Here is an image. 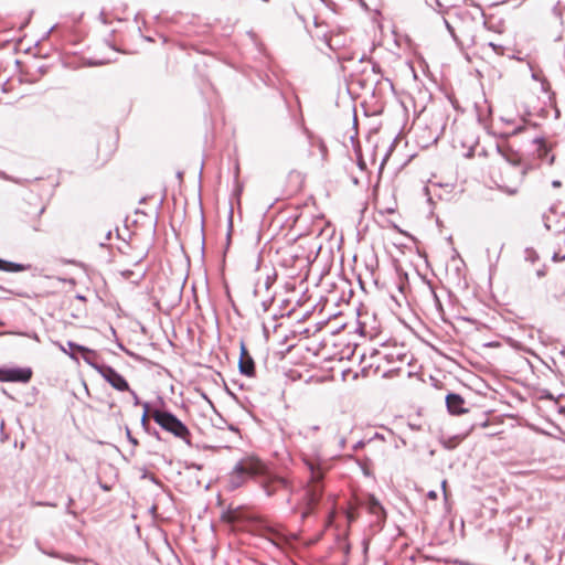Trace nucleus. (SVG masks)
Masks as SVG:
<instances>
[{"mask_svg":"<svg viewBox=\"0 0 565 565\" xmlns=\"http://www.w3.org/2000/svg\"><path fill=\"white\" fill-rule=\"evenodd\" d=\"M301 457L310 472L301 508V518L306 519L315 512L322 497L324 471L329 469V460L334 456H324L320 445L309 444L302 449Z\"/></svg>","mask_w":565,"mask_h":565,"instance_id":"obj_1","label":"nucleus"},{"mask_svg":"<svg viewBox=\"0 0 565 565\" xmlns=\"http://www.w3.org/2000/svg\"><path fill=\"white\" fill-rule=\"evenodd\" d=\"M498 150L507 162L504 167V173L512 174L511 181L505 180L504 177L501 178L499 189L509 195H514L518 193L520 185L522 184L525 175L530 170V167L522 166L521 157L518 152H514L510 149L504 150L502 148H498Z\"/></svg>","mask_w":565,"mask_h":565,"instance_id":"obj_2","label":"nucleus"},{"mask_svg":"<svg viewBox=\"0 0 565 565\" xmlns=\"http://www.w3.org/2000/svg\"><path fill=\"white\" fill-rule=\"evenodd\" d=\"M264 473L265 465L259 459L254 457L244 458L235 466L230 477V487L232 489L239 488L247 476L255 477Z\"/></svg>","mask_w":565,"mask_h":565,"instance_id":"obj_3","label":"nucleus"},{"mask_svg":"<svg viewBox=\"0 0 565 565\" xmlns=\"http://www.w3.org/2000/svg\"><path fill=\"white\" fill-rule=\"evenodd\" d=\"M153 420L161 426L164 430L173 434L190 444V431L188 427L173 414L164 411L154 409L151 412Z\"/></svg>","mask_w":565,"mask_h":565,"instance_id":"obj_4","label":"nucleus"},{"mask_svg":"<svg viewBox=\"0 0 565 565\" xmlns=\"http://www.w3.org/2000/svg\"><path fill=\"white\" fill-rule=\"evenodd\" d=\"M543 223L547 231L562 233L565 231V213H558L555 207H551L543 214Z\"/></svg>","mask_w":565,"mask_h":565,"instance_id":"obj_5","label":"nucleus"},{"mask_svg":"<svg viewBox=\"0 0 565 565\" xmlns=\"http://www.w3.org/2000/svg\"><path fill=\"white\" fill-rule=\"evenodd\" d=\"M98 373L116 390L127 391L129 385L127 381L111 366L104 365L98 369Z\"/></svg>","mask_w":565,"mask_h":565,"instance_id":"obj_6","label":"nucleus"},{"mask_svg":"<svg viewBox=\"0 0 565 565\" xmlns=\"http://www.w3.org/2000/svg\"><path fill=\"white\" fill-rule=\"evenodd\" d=\"M262 488L268 497L274 495L280 488H287L288 483L282 478L268 476L266 472L263 475Z\"/></svg>","mask_w":565,"mask_h":565,"instance_id":"obj_7","label":"nucleus"},{"mask_svg":"<svg viewBox=\"0 0 565 565\" xmlns=\"http://www.w3.org/2000/svg\"><path fill=\"white\" fill-rule=\"evenodd\" d=\"M32 377L30 367H7L6 382L28 383Z\"/></svg>","mask_w":565,"mask_h":565,"instance_id":"obj_8","label":"nucleus"},{"mask_svg":"<svg viewBox=\"0 0 565 565\" xmlns=\"http://www.w3.org/2000/svg\"><path fill=\"white\" fill-rule=\"evenodd\" d=\"M446 405L448 411L454 415H459L467 412L463 408L465 399L455 393H450L446 396Z\"/></svg>","mask_w":565,"mask_h":565,"instance_id":"obj_9","label":"nucleus"},{"mask_svg":"<svg viewBox=\"0 0 565 565\" xmlns=\"http://www.w3.org/2000/svg\"><path fill=\"white\" fill-rule=\"evenodd\" d=\"M266 537L270 543L280 550H284L289 543V537L287 535L273 527H268L266 530Z\"/></svg>","mask_w":565,"mask_h":565,"instance_id":"obj_10","label":"nucleus"},{"mask_svg":"<svg viewBox=\"0 0 565 565\" xmlns=\"http://www.w3.org/2000/svg\"><path fill=\"white\" fill-rule=\"evenodd\" d=\"M367 511L375 515L379 520L384 521L386 518V513L380 501L374 495H369L366 501L364 502Z\"/></svg>","mask_w":565,"mask_h":565,"instance_id":"obj_11","label":"nucleus"},{"mask_svg":"<svg viewBox=\"0 0 565 565\" xmlns=\"http://www.w3.org/2000/svg\"><path fill=\"white\" fill-rule=\"evenodd\" d=\"M239 371L241 373L247 375V376H250L254 374V361L253 359L248 355L247 351L245 350L244 347H242V354H241V359H239Z\"/></svg>","mask_w":565,"mask_h":565,"instance_id":"obj_12","label":"nucleus"},{"mask_svg":"<svg viewBox=\"0 0 565 565\" xmlns=\"http://www.w3.org/2000/svg\"><path fill=\"white\" fill-rule=\"evenodd\" d=\"M68 345L73 349H75L76 351L78 352H82L83 353V359L86 363H88L92 367H94L97 372H98V369L100 366H104V364H98L94 361L93 359V355H95L94 351L87 349V348H84L82 345H78V344H74L72 342L68 343Z\"/></svg>","mask_w":565,"mask_h":565,"instance_id":"obj_13","label":"nucleus"},{"mask_svg":"<svg viewBox=\"0 0 565 565\" xmlns=\"http://www.w3.org/2000/svg\"><path fill=\"white\" fill-rule=\"evenodd\" d=\"M0 269L4 271H23L25 270V266L22 264L11 263L3 259H0Z\"/></svg>","mask_w":565,"mask_h":565,"instance_id":"obj_14","label":"nucleus"},{"mask_svg":"<svg viewBox=\"0 0 565 565\" xmlns=\"http://www.w3.org/2000/svg\"><path fill=\"white\" fill-rule=\"evenodd\" d=\"M502 248H503V244H500V243H495L492 246L488 247L487 253H488L489 262L497 263L499 260L500 253H501Z\"/></svg>","mask_w":565,"mask_h":565,"instance_id":"obj_15","label":"nucleus"},{"mask_svg":"<svg viewBox=\"0 0 565 565\" xmlns=\"http://www.w3.org/2000/svg\"><path fill=\"white\" fill-rule=\"evenodd\" d=\"M532 78H533V79H535V81H541V82H542V89H543L544 92H547V89H548V84H547V82H546L545 79H542V78H541V76H540V74H539V73L533 72V73H532Z\"/></svg>","mask_w":565,"mask_h":565,"instance_id":"obj_16","label":"nucleus"},{"mask_svg":"<svg viewBox=\"0 0 565 565\" xmlns=\"http://www.w3.org/2000/svg\"><path fill=\"white\" fill-rule=\"evenodd\" d=\"M338 444H339V450H343L345 447V444H347V438L344 435L339 436Z\"/></svg>","mask_w":565,"mask_h":565,"instance_id":"obj_17","label":"nucleus"},{"mask_svg":"<svg viewBox=\"0 0 565 565\" xmlns=\"http://www.w3.org/2000/svg\"><path fill=\"white\" fill-rule=\"evenodd\" d=\"M126 434H127V438L128 440L134 445V446H137L138 445V441L136 438H134L131 436V433H130V429L129 428H126Z\"/></svg>","mask_w":565,"mask_h":565,"instance_id":"obj_18","label":"nucleus"},{"mask_svg":"<svg viewBox=\"0 0 565 565\" xmlns=\"http://www.w3.org/2000/svg\"><path fill=\"white\" fill-rule=\"evenodd\" d=\"M504 177L505 180H512V174H505L504 173V168L501 169V174H500V178ZM501 182V179H499V181H497V184L499 185V183Z\"/></svg>","mask_w":565,"mask_h":565,"instance_id":"obj_19","label":"nucleus"},{"mask_svg":"<svg viewBox=\"0 0 565 565\" xmlns=\"http://www.w3.org/2000/svg\"><path fill=\"white\" fill-rule=\"evenodd\" d=\"M4 376H7V367H0V381L6 382Z\"/></svg>","mask_w":565,"mask_h":565,"instance_id":"obj_20","label":"nucleus"},{"mask_svg":"<svg viewBox=\"0 0 565 565\" xmlns=\"http://www.w3.org/2000/svg\"><path fill=\"white\" fill-rule=\"evenodd\" d=\"M444 22H445L446 28H447V29H448V31L450 32V34L455 38V33H454V29H452V26L448 23V21H447V20H444Z\"/></svg>","mask_w":565,"mask_h":565,"instance_id":"obj_21","label":"nucleus"},{"mask_svg":"<svg viewBox=\"0 0 565 565\" xmlns=\"http://www.w3.org/2000/svg\"><path fill=\"white\" fill-rule=\"evenodd\" d=\"M347 518H348L349 522L354 521V520H355V514H354V512L349 511V512L347 513Z\"/></svg>","mask_w":565,"mask_h":565,"instance_id":"obj_22","label":"nucleus"},{"mask_svg":"<svg viewBox=\"0 0 565 565\" xmlns=\"http://www.w3.org/2000/svg\"><path fill=\"white\" fill-rule=\"evenodd\" d=\"M0 178H2L4 180L13 181V179L11 177H9L8 174H6L4 172H0ZM14 182H17V181L14 180Z\"/></svg>","mask_w":565,"mask_h":565,"instance_id":"obj_23","label":"nucleus"},{"mask_svg":"<svg viewBox=\"0 0 565 565\" xmlns=\"http://www.w3.org/2000/svg\"><path fill=\"white\" fill-rule=\"evenodd\" d=\"M427 495H428V498H429V499H431V500H435V499L437 498V493H436V491H429Z\"/></svg>","mask_w":565,"mask_h":565,"instance_id":"obj_24","label":"nucleus"},{"mask_svg":"<svg viewBox=\"0 0 565 565\" xmlns=\"http://www.w3.org/2000/svg\"><path fill=\"white\" fill-rule=\"evenodd\" d=\"M145 407L147 408V407H148V405L146 404V405H145ZM147 416H148V414H147V409H146V411H145V413H143V415H142V418H141L142 424H145V423L147 422Z\"/></svg>","mask_w":565,"mask_h":565,"instance_id":"obj_25","label":"nucleus"},{"mask_svg":"<svg viewBox=\"0 0 565 565\" xmlns=\"http://www.w3.org/2000/svg\"><path fill=\"white\" fill-rule=\"evenodd\" d=\"M552 185H553V188H559V186L562 185V183H561V181H558V180H554V181L552 182Z\"/></svg>","mask_w":565,"mask_h":565,"instance_id":"obj_26","label":"nucleus"},{"mask_svg":"<svg viewBox=\"0 0 565 565\" xmlns=\"http://www.w3.org/2000/svg\"><path fill=\"white\" fill-rule=\"evenodd\" d=\"M324 41H326V43L328 44V46H329L330 49H333V45H332V43H331V40H329L326 35H324Z\"/></svg>","mask_w":565,"mask_h":565,"instance_id":"obj_27","label":"nucleus"},{"mask_svg":"<svg viewBox=\"0 0 565 565\" xmlns=\"http://www.w3.org/2000/svg\"><path fill=\"white\" fill-rule=\"evenodd\" d=\"M441 487L444 489V493H445V497H446L447 495V493H446V480L443 481Z\"/></svg>","mask_w":565,"mask_h":565,"instance_id":"obj_28","label":"nucleus"},{"mask_svg":"<svg viewBox=\"0 0 565 565\" xmlns=\"http://www.w3.org/2000/svg\"><path fill=\"white\" fill-rule=\"evenodd\" d=\"M554 259H555V260H556V259H565V256L559 257V255H558V254H554Z\"/></svg>","mask_w":565,"mask_h":565,"instance_id":"obj_29","label":"nucleus"},{"mask_svg":"<svg viewBox=\"0 0 565 565\" xmlns=\"http://www.w3.org/2000/svg\"><path fill=\"white\" fill-rule=\"evenodd\" d=\"M309 430H311V431H317V430H319V426H311V427L309 428Z\"/></svg>","mask_w":565,"mask_h":565,"instance_id":"obj_30","label":"nucleus"},{"mask_svg":"<svg viewBox=\"0 0 565 565\" xmlns=\"http://www.w3.org/2000/svg\"><path fill=\"white\" fill-rule=\"evenodd\" d=\"M297 511H298V508H297V507L292 509V512H294V513H296Z\"/></svg>","mask_w":565,"mask_h":565,"instance_id":"obj_31","label":"nucleus"}]
</instances>
